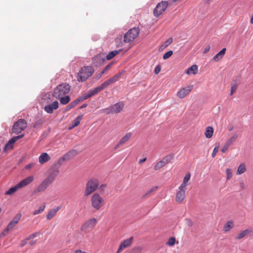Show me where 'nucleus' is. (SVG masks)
<instances>
[{
    "label": "nucleus",
    "mask_w": 253,
    "mask_h": 253,
    "mask_svg": "<svg viewBox=\"0 0 253 253\" xmlns=\"http://www.w3.org/2000/svg\"><path fill=\"white\" fill-rule=\"evenodd\" d=\"M190 178H191L190 173L187 172L185 174V175L183 178V182L180 186H182L184 188H187V186L188 185V182L190 180Z\"/></svg>",
    "instance_id": "nucleus-27"
},
{
    "label": "nucleus",
    "mask_w": 253,
    "mask_h": 253,
    "mask_svg": "<svg viewBox=\"0 0 253 253\" xmlns=\"http://www.w3.org/2000/svg\"><path fill=\"white\" fill-rule=\"evenodd\" d=\"M60 209L61 207L60 206H58L56 208L52 209L49 211L46 215V219L49 220L53 218L56 215L57 212L60 210Z\"/></svg>",
    "instance_id": "nucleus-21"
},
{
    "label": "nucleus",
    "mask_w": 253,
    "mask_h": 253,
    "mask_svg": "<svg viewBox=\"0 0 253 253\" xmlns=\"http://www.w3.org/2000/svg\"><path fill=\"white\" fill-rule=\"evenodd\" d=\"M59 103L57 101H54L52 103L46 105L44 108V111L48 113L52 114L54 110L58 109Z\"/></svg>",
    "instance_id": "nucleus-16"
},
{
    "label": "nucleus",
    "mask_w": 253,
    "mask_h": 253,
    "mask_svg": "<svg viewBox=\"0 0 253 253\" xmlns=\"http://www.w3.org/2000/svg\"><path fill=\"white\" fill-rule=\"evenodd\" d=\"M70 90V86L66 83L58 85L54 89L53 96L56 98H61L67 94Z\"/></svg>",
    "instance_id": "nucleus-3"
},
{
    "label": "nucleus",
    "mask_w": 253,
    "mask_h": 253,
    "mask_svg": "<svg viewBox=\"0 0 253 253\" xmlns=\"http://www.w3.org/2000/svg\"><path fill=\"white\" fill-rule=\"evenodd\" d=\"M105 61V56L103 53H99L94 56L92 58V62L95 66L103 64Z\"/></svg>",
    "instance_id": "nucleus-17"
},
{
    "label": "nucleus",
    "mask_w": 253,
    "mask_h": 253,
    "mask_svg": "<svg viewBox=\"0 0 253 253\" xmlns=\"http://www.w3.org/2000/svg\"><path fill=\"white\" fill-rule=\"evenodd\" d=\"M186 224L187 225V226H188L189 227H191L193 225V221L191 219H186Z\"/></svg>",
    "instance_id": "nucleus-53"
},
{
    "label": "nucleus",
    "mask_w": 253,
    "mask_h": 253,
    "mask_svg": "<svg viewBox=\"0 0 253 253\" xmlns=\"http://www.w3.org/2000/svg\"><path fill=\"white\" fill-rule=\"evenodd\" d=\"M198 70V67L197 65H193L189 68L186 71V74L188 75L193 74L196 75Z\"/></svg>",
    "instance_id": "nucleus-25"
},
{
    "label": "nucleus",
    "mask_w": 253,
    "mask_h": 253,
    "mask_svg": "<svg viewBox=\"0 0 253 253\" xmlns=\"http://www.w3.org/2000/svg\"><path fill=\"white\" fill-rule=\"evenodd\" d=\"M248 234L250 235V236L253 237V230L248 229Z\"/></svg>",
    "instance_id": "nucleus-59"
},
{
    "label": "nucleus",
    "mask_w": 253,
    "mask_h": 253,
    "mask_svg": "<svg viewBox=\"0 0 253 253\" xmlns=\"http://www.w3.org/2000/svg\"><path fill=\"white\" fill-rule=\"evenodd\" d=\"M114 64L113 62L110 63L108 65H107L105 68L103 69L102 71L104 72V73H106L107 72H108L110 69L112 67L113 65Z\"/></svg>",
    "instance_id": "nucleus-47"
},
{
    "label": "nucleus",
    "mask_w": 253,
    "mask_h": 253,
    "mask_svg": "<svg viewBox=\"0 0 253 253\" xmlns=\"http://www.w3.org/2000/svg\"><path fill=\"white\" fill-rule=\"evenodd\" d=\"M172 42V38H169L161 45L160 48H161L162 50H163L167 46H168L169 44H170Z\"/></svg>",
    "instance_id": "nucleus-40"
},
{
    "label": "nucleus",
    "mask_w": 253,
    "mask_h": 253,
    "mask_svg": "<svg viewBox=\"0 0 253 253\" xmlns=\"http://www.w3.org/2000/svg\"><path fill=\"white\" fill-rule=\"evenodd\" d=\"M193 85H187L182 87L177 92L176 95L179 98H183L187 96L193 89Z\"/></svg>",
    "instance_id": "nucleus-12"
},
{
    "label": "nucleus",
    "mask_w": 253,
    "mask_h": 253,
    "mask_svg": "<svg viewBox=\"0 0 253 253\" xmlns=\"http://www.w3.org/2000/svg\"><path fill=\"white\" fill-rule=\"evenodd\" d=\"M57 98L59 99L60 103L63 105L68 104L70 101V97L69 95H65V96H61V98Z\"/></svg>",
    "instance_id": "nucleus-35"
},
{
    "label": "nucleus",
    "mask_w": 253,
    "mask_h": 253,
    "mask_svg": "<svg viewBox=\"0 0 253 253\" xmlns=\"http://www.w3.org/2000/svg\"><path fill=\"white\" fill-rule=\"evenodd\" d=\"M187 188L179 186L176 192L175 200L177 203H181L185 198Z\"/></svg>",
    "instance_id": "nucleus-10"
},
{
    "label": "nucleus",
    "mask_w": 253,
    "mask_h": 253,
    "mask_svg": "<svg viewBox=\"0 0 253 253\" xmlns=\"http://www.w3.org/2000/svg\"><path fill=\"white\" fill-rule=\"evenodd\" d=\"M19 220V218H18L17 219H15L13 221H11L8 225H7L6 228L5 229V231H8L12 229H13L15 225L18 223Z\"/></svg>",
    "instance_id": "nucleus-31"
},
{
    "label": "nucleus",
    "mask_w": 253,
    "mask_h": 253,
    "mask_svg": "<svg viewBox=\"0 0 253 253\" xmlns=\"http://www.w3.org/2000/svg\"><path fill=\"white\" fill-rule=\"evenodd\" d=\"M90 97H91V96L88 93V92H87V93H84L83 95L78 98V99H79L80 102L81 101H83Z\"/></svg>",
    "instance_id": "nucleus-41"
},
{
    "label": "nucleus",
    "mask_w": 253,
    "mask_h": 253,
    "mask_svg": "<svg viewBox=\"0 0 253 253\" xmlns=\"http://www.w3.org/2000/svg\"><path fill=\"white\" fill-rule=\"evenodd\" d=\"M226 173L227 175V179L229 180L231 179L232 176V170L230 169H227L226 170Z\"/></svg>",
    "instance_id": "nucleus-45"
},
{
    "label": "nucleus",
    "mask_w": 253,
    "mask_h": 253,
    "mask_svg": "<svg viewBox=\"0 0 253 253\" xmlns=\"http://www.w3.org/2000/svg\"><path fill=\"white\" fill-rule=\"evenodd\" d=\"M175 243V238L174 237H170L169 238L167 244L170 246H173Z\"/></svg>",
    "instance_id": "nucleus-43"
},
{
    "label": "nucleus",
    "mask_w": 253,
    "mask_h": 253,
    "mask_svg": "<svg viewBox=\"0 0 253 253\" xmlns=\"http://www.w3.org/2000/svg\"><path fill=\"white\" fill-rule=\"evenodd\" d=\"M51 184L47 179H45L36 188L35 192H40L44 191L47 186Z\"/></svg>",
    "instance_id": "nucleus-19"
},
{
    "label": "nucleus",
    "mask_w": 253,
    "mask_h": 253,
    "mask_svg": "<svg viewBox=\"0 0 253 253\" xmlns=\"http://www.w3.org/2000/svg\"><path fill=\"white\" fill-rule=\"evenodd\" d=\"M106 82L107 83L108 85H109V84H111L114 83L111 78L110 79L106 81Z\"/></svg>",
    "instance_id": "nucleus-60"
},
{
    "label": "nucleus",
    "mask_w": 253,
    "mask_h": 253,
    "mask_svg": "<svg viewBox=\"0 0 253 253\" xmlns=\"http://www.w3.org/2000/svg\"><path fill=\"white\" fill-rule=\"evenodd\" d=\"M246 171V165L244 163H242L239 165L236 174L237 175H240L244 173Z\"/></svg>",
    "instance_id": "nucleus-34"
},
{
    "label": "nucleus",
    "mask_w": 253,
    "mask_h": 253,
    "mask_svg": "<svg viewBox=\"0 0 253 253\" xmlns=\"http://www.w3.org/2000/svg\"><path fill=\"white\" fill-rule=\"evenodd\" d=\"M173 159L172 155H169L164 157L162 160L156 163L154 166V169L156 170L164 167L166 165L169 163Z\"/></svg>",
    "instance_id": "nucleus-11"
},
{
    "label": "nucleus",
    "mask_w": 253,
    "mask_h": 253,
    "mask_svg": "<svg viewBox=\"0 0 253 253\" xmlns=\"http://www.w3.org/2000/svg\"><path fill=\"white\" fill-rule=\"evenodd\" d=\"M158 188L157 186H155L151 188L149 191H148L147 193V194H150L151 193L153 192V191H155Z\"/></svg>",
    "instance_id": "nucleus-55"
},
{
    "label": "nucleus",
    "mask_w": 253,
    "mask_h": 253,
    "mask_svg": "<svg viewBox=\"0 0 253 253\" xmlns=\"http://www.w3.org/2000/svg\"><path fill=\"white\" fill-rule=\"evenodd\" d=\"M237 88V85L236 84H234L231 86V91H230V95H232L236 90Z\"/></svg>",
    "instance_id": "nucleus-50"
},
{
    "label": "nucleus",
    "mask_w": 253,
    "mask_h": 253,
    "mask_svg": "<svg viewBox=\"0 0 253 253\" xmlns=\"http://www.w3.org/2000/svg\"><path fill=\"white\" fill-rule=\"evenodd\" d=\"M121 51H122V49H120L119 50H113V51H111L106 56V59L107 60H111L113 57H114L116 55L118 54Z\"/></svg>",
    "instance_id": "nucleus-32"
},
{
    "label": "nucleus",
    "mask_w": 253,
    "mask_h": 253,
    "mask_svg": "<svg viewBox=\"0 0 253 253\" xmlns=\"http://www.w3.org/2000/svg\"><path fill=\"white\" fill-rule=\"evenodd\" d=\"M213 132L214 130L212 127L211 126L207 127L205 132V136L208 138L212 137Z\"/></svg>",
    "instance_id": "nucleus-28"
},
{
    "label": "nucleus",
    "mask_w": 253,
    "mask_h": 253,
    "mask_svg": "<svg viewBox=\"0 0 253 253\" xmlns=\"http://www.w3.org/2000/svg\"><path fill=\"white\" fill-rule=\"evenodd\" d=\"M45 208V204H43V205L39 207L37 210H35L32 213L33 215H36L37 214H40L42 212Z\"/></svg>",
    "instance_id": "nucleus-37"
},
{
    "label": "nucleus",
    "mask_w": 253,
    "mask_h": 253,
    "mask_svg": "<svg viewBox=\"0 0 253 253\" xmlns=\"http://www.w3.org/2000/svg\"><path fill=\"white\" fill-rule=\"evenodd\" d=\"M77 151L76 150H72L65 154L63 158L64 160H69L77 155Z\"/></svg>",
    "instance_id": "nucleus-26"
},
{
    "label": "nucleus",
    "mask_w": 253,
    "mask_h": 253,
    "mask_svg": "<svg viewBox=\"0 0 253 253\" xmlns=\"http://www.w3.org/2000/svg\"><path fill=\"white\" fill-rule=\"evenodd\" d=\"M106 82L107 83L108 85H109V84H111L114 83L111 78L110 79L106 81Z\"/></svg>",
    "instance_id": "nucleus-61"
},
{
    "label": "nucleus",
    "mask_w": 253,
    "mask_h": 253,
    "mask_svg": "<svg viewBox=\"0 0 253 253\" xmlns=\"http://www.w3.org/2000/svg\"><path fill=\"white\" fill-rule=\"evenodd\" d=\"M211 48V46L210 45H207L205 48L204 49V50L203 51L204 53H207L209 51L210 49Z\"/></svg>",
    "instance_id": "nucleus-56"
},
{
    "label": "nucleus",
    "mask_w": 253,
    "mask_h": 253,
    "mask_svg": "<svg viewBox=\"0 0 253 253\" xmlns=\"http://www.w3.org/2000/svg\"><path fill=\"white\" fill-rule=\"evenodd\" d=\"M97 223V220L96 218H90L83 224L81 227V230L84 233H89L95 228Z\"/></svg>",
    "instance_id": "nucleus-6"
},
{
    "label": "nucleus",
    "mask_w": 253,
    "mask_h": 253,
    "mask_svg": "<svg viewBox=\"0 0 253 253\" xmlns=\"http://www.w3.org/2000/svg\"><path fill=\"white\" fill-rule=\"evenodd\" d=\"M133 241V237H131L128 239L124 240L120 244L116 253H120L125 249L130 247L132 244Z\"/></svg>",
    "instance_id": "nucleus-13"
},
{
    "label": "nucleus",
    "mask_w": 253,
    "mask_h": 253,
    "mask_svg": "<svg viewBox=\"0 0 253 253\" xmlns=\"http://www.w3.org/2000/svg\"><path fill=\"white\" fill-rule=\"evenodd\" d=\"M101 112L106 114H112L110 106L107 108L102 109Z\"/></svg>",
    "instance_id": "nucleus-48"
},
{
    "label": "nucleus",
    "mask_w": 253,
    "mask_h": 253,
    "mask_svg": "<svg viewBox=\"0 0 253 253\" xmlns=\"http://www.w3.org/2000/svg\"><path fill=\"white\" fill-rule=\"evenodd\" d=\"M34 164H30L26 166V169H30L32 168L34 166Z\"/></svg>",
    "instance_id": "nucleus-58"
},
{
    "label": "nucleus",
    "mask_w": 253,
    "mask_h": 253,
    "mask_svg": "<svg viewBox=\"0 0 253 253\" xmlns=\"http://www.w3.org/2000/svg\"><path fill=\"white\" fill-rule=\"evenodd\" d=\"M218 148H219V145L216 146L214 147V148L213 150V152L212 153V154H211V156L212 158H214L217 152L218 151Z\"/></svg>",
    "instance_id": "nucleus-49"
},
{
    "label": "nucleus",
    "mask_w": 253,
    "mask_h": 253,
    "mask_svg": "<svg viewBox=\"0 0 253 253\" xmlns=\"http://www.w3.org/2000/svg\"><path fill=\"white\" fill-rule=\"evenodd\" d=\"M24 134H21L16 136H14L10 139L8 142L5 145L4 150L6 151L7 150H11L13 148V144L18 139L23 137Z\"/></svg>",
    "instance_id": "nucleus-14"
},
{
    "label": "nucleus",
    "mask_w": 253,
    "mask_h": 253,
    "mask_svg": "<svg viewBox=\"0 0 253 253\" xmlns=\"http://www.w3.org/2000/svg\"><path fill=\"white\" fill-rule=\"evenodd\" d=\"M27 127V122L24 119H19L15 123L12 127V131L15 133H19Z\"/></svg>",
    "instance_id": "nucleus-7"
},
{
    "label": "nucleus",
    "mask_w": 253,
    "mask_h": 253,
    "mask_svg": "<svg viewBox=\"0 0 253 253\" xmlns=\"http://www.w3.org/2000/svg\"><path fill=\"white\" fill-rule=\"evenodd\" d=\"M39 234V233H38V232H35V233H33V234H31V236H32V238H35V237H36L37 236H38V235Z\"/></svg>",
    "instance_id": "nucleus-62"
},
{
    "label": "nucleus",
    "mask_w": 253,
    "mask_h": 253,
    "mask_svg": "<svg viewBox=\"0 0 253 253\" xmlns=\"http://www.w3.org/2000/svg\"><path fill=\"white\" fill-rule=\"evenodd\" d=\"M233 222L232 220L227 221L223 227L224 232H227L233 227Z\"/></svg>",
    "instance_id": "nucleus-30"
},
{
    "label": "nucleus",
    "mask_w": 253,
    "mask_h": 253,
    "mask_svg": "<svg viewBox=\"0 0 253 253\" xmlns=\"http://www.w3.org/2000/svg\"><path fill=\"white\" fill-rule=\"evenodd\" d=\"M83 119V116L80 115L78 116L73 122L72 124V126H70L69 128V129H71L74 127L77 126L80 123L81 121Z\"/></svg>",
    "instance_id": "nucleus-29"
},
{
    "label": "nucleus",
    "mask_w": 253,
    "mask_h": 253,
    "mask_svg": "<svg viewBox=\"0 0 253 253\" xmlns=\"http://www.w3.org/2000/svg\"><path fill=\"white\" fill-rule=\"evenodd\" d=\"M168 2L167 1H162L159 2L155 8L153 14L156 17H158L164 12L168 6Z\"/></svg>",
    "instance_id": "nucleus-9"
},
{
    "label": "nucleus",
    "mask_w": 253,
    "mask_h": 253,
    "mask_svg": "<svg viewBox=\"0 0 253 253\" xmlns=\"http://www.w3.org/2000/svg\"><path fill=\"white\" fill-rule=\"evenodd\" d=\"M104 73L103 71L101 72L97 76V79H99Z\"/></svg>",
    "instance_id": "nucleus-64"
},
{
    "label": "nucleus",
    "mask_w": 253,
    "mask_h": 253,
    "mask_svg": "<svg viewBox=\"0 0 253 253\" xmlns=\"http://www.w3.org/2000/svg\"><path fill=\"white\" fill-rule=\"evenodd\" d=\"M101 91L100 88L98 87H95L92 89L89 90L88 92L89 95L92 97V96L97 94Z\"/></svg>",
    "instance_id": "nucleus-39"
},
{
    "label": "nucleus",
    "mask_w": 253,
    "mask_h": 253,
    "mask_svg": "<svg viewBox=\"0 0 253 253\" xmlns=\"http://www.w3.org/2000/svg\"><path fill=\"white\" fill-rule=\"evenodd\" d=\"M133 250L136 253H139L142 250V248L139 246H136L134 248Z\"/></svg>",
    "instance_id": "nucleus-52"
},
{
    "label": "nucleus",
    "mask_w": 253,
    "mask_h": 253,
    "mask_svg": "<svg viewBox=\"0 0 253 253\" xmlns=\"http://www.w3.org/2000/svg\"><path fill=\"white\" fill-rule=\"evenodd\" d=\"M139 34V29L137 28H133L130 29L124 35V41L126 43H131L137 38Z\"/></svg>",
    "instance_id": "nucleus-5"
},
{
    "label": "nucleus",
    "mask_w": 253,
    "mask_h": 253,
    "mask_svg": "<svg viewBox=\"0 0 253 253\" xmlns=\"http://www.w3.org/2000/svg\"><path fill=\"white\" fill-rule=\"evenodd\" d=\"M146 161V158H143L142 159H140L139 161V164H142V163L145 162Z\"/></svg>",
    "instance_id": "nucleus-63"
},
{
    "label": "nucleus",
    "mask_w": 253,
    "mask_h": 253,
    "mask_svg": "<svg viewBox=\"0 0 253 253\" xmlns=\"http://www.w3.org/2000/svg\"><path fill=\"white\" fill-rule=\"evenodd\" d=\"M226 51V48H222L221 50H220L218 53H217L214 56V57H213V60L215 62H218L225 55Z\"/></svg>",
    "instance_id": "nucleus-24"
},
{
    "label": "nucleus",
    "mask_w": 253,
    "mask_h": 253,
    "mask_svg": "<svg viewBox=\"0 0 253 253\" xmlns=\"http://www.w3.org/2000/svg\"><path fill=\"white\" fill-rule=\"evenodd\" d=\"M248 234V229L240 231L235 237V239L240 240Z\"/></svg>",
    "instance_id": "nucleus-36"
},
{
    "label": "nucleus",
    "mask_w": 253,
    "mask_h": 253,
    "mask_svg": "<svg viewBox=\"0 0 253 253\" xmlns=\"http://www.w3.org/2000/svg\"><path fill=\"white\" fill-rule=\"evenodd\" d=\"M80 103V100L78 98L75 99L74 101H72L68 105H67L65 108V110L68 111L71 109L72 108H74L76 105H77Z\"/></svg>",
    "instance_id": "nucleus-33"
},
{
    "label": "nucleus",
    "mask_w": 253,
    "mask_h": 253,
    "mask_svg": "<svg viewBox=\"0 0 253 253\" xmlns=\"http://www.w3.org/2000/svg\"><path fill=\"white\" fill-rule=\"evenodd\" d=\"M161 71V67L160 66H157L154 70V73L156 74H158Z\"/></svg>",
    "instance_id": "nucleus-54"
},
{
    "label": "nucleus",
    "mask_w": 253,
    "mask_h": 253,
    "mask_svg": "<svg viewBox=\"0 0 253 253\" xmlns=\"http://www.w3.org/2000/svg\"><path fill=\"white\" fill-rule=\"evenodd\" d=\"M34 179V177L33 176H29L21 181L19 183H18V185H19V187L21 188L29 185L30 183L33 181Z\"/></svg>",
    "instance_id": "nucleus-20"
},
{
    "label": "nucleus",
    "mask_w": 253,
    "mask_h": 253,
    "mask_svg": "<svg viewBox=\"0 0 253 253\" xmlns=\"http://www.w3.org/2000/svg\"><path fill=\"white\" fill-rule=\"evenodd\" d=\"M124 106V104L123 102H118L112 106H111L110 108L112 114H117L120 112L122 110Z\"/></svg>",
    "instance_id": "nucleus-18"
},
{
    "label": "nucleus",
    "mask_w": 253,
    "mask_h": 253,
    "mask_svg": "<svg viewBox=\"0 0 253 253\" xmlns=\"http://www.w3.org/2000/svg\"><path fill=\"white\" fill-rule=\"evenodd\" d=\"M59 172V166L56 164L53 165L49 169V175L46 178L47 181L52 183Z\"/></svg>",
    "instance_id": "nucleus-8"
},
{
    "label": "nucleus",
    "mask_w": 253,
    "mask_h": 253,
    "mask_svg": "<svg viewBox=\"0 0 253 253\" xmlns=\"http://www.w3.org/2000/svg\"><path fill=\"white\" fill-rule=\"evenodd\" d=\"M108 84H107V83L106 82V81H105L103 83H102L99 86V87L100 88V90L101 91L103 89H105V88H106L107 86H108Z\"/></svg>",
    "instance_id": "nucleus-51"
},
{
    "label": "nucleus",
    "mask_w": 253,
    "mask_h": 253,
    "mask_svg": "<svg viewBox=\"0 0 253 253\" xmlns=\"http://www.w3.org/2000/svg\"><path fill=\"white\" fill-rule=\"evenodd\" d=\"M123 72H120L113 76L112 78H111V80H112L113 83H115L118 81V80L120 79L121 76L123 75Z\"/></svg>",
    "instance_id": "nucleus-42"
},
{
    "label": "nucleus",
    "mask_w": 253,
    "mask_h": 253,
    "mask_svg": "<svg viewBox=\"0 0 253 253\" xmlns=\"http://www.w3.org/2000/svg\"><path fill=\"white\" fill-rule=\"evenodd\" d=\"M43 121L42 119H40L35 122V124L33 125V127L35 128H37L40 127Z\"/></svg>",
    "instance_id": "nucleus-44"
},
{
    "label": "nucleus",
    "mask_w": 253,
    "mask_h": 253,
    "mask_svg": "<svg viewBox=\"0 0 253 253\" xmlns=\"http://www.w3.org/2000/svg\"><path fill=\"white\" fill-rule=\"evenodd\" d=\"M91 205L96 211L99 210L104 205L103 198L98 193L93 194L90 199Z\"/></svg>",
    "instance_id": "nucleus-4"
},
{
    "label": "nucleus",
    "mask_w": 253,
    "mask_h": 253,
    "mask_svg": "<svg viewBox=\"0 0 253 253\" xmlns=\"http://www.w3.org/2000/svg\"><path fill=\"white\" fill-rule=\"evenodd\" d=\"M131 136L132 133L131 132L127 133L119 141L117 145L115 146V149H117L118 147H119L120 145H122L124 143H126L127 141H128L129 139L131 138Z\"/></svg>",
    "instance_id": "nucleus-22"
},
{
    "label": "nucleus",
    "mask_w": 253,
    "mask_h": 253,
    "mask_svg": "<svg viewBox=\"0 0 253 253\" xmlns=\"http://www.w3.org/2000/svg\"><path fill=\"white\" fill-rule=\"evenodd\" d=\"M238 135L236 134H234L232 137H231L225 143L221 149L222 153H224L228 149L229 146L233 144L234 141L237 139Z\"/></svg>",
    "instance_id": "nucleus-15"
},
{
    "label": "nucleus",
    "mask_w": 253,
    "mask_h": 253,
    "mask_svg": "<svg viewBox=\"0 0 253 253\" xmlns=\"http://www.w3.org/2000/svg\"><path fill=\"white\" fill-rule=\"evenodd\" d=\"M94 71V69L91 66H87L83 67L78 74V81L79 82L85 81L93 74Z\"/></svg>",
    "instance_id": "nucleus-1"
},
{
    "label": "nucleus",
    "mask_w": 253,
    "mask_h": 253,
    "mask_svg": "<svg viewBox=\"0 0 253 253\" xmlns=\"http://www.w3.org/2000/svg\"><path fill=\"white\" fill-rule=\"evenodd\" d=\"M27 242H28V240H27L26 239H25V240L22 241V242H21V243L20 244V246L21 247L24 246L25 245H26L27 244Z\"/></svg>",
    "instance_id": "nucleus-57"
},
{
    "label": "nucleus",
    "mask_w": 253,
    "mask_h": 253,
    "mask_svg": "<svg viewBox=\"0 0 253 253\" xmlns=\"http://www.w3.org/2000/svg\"><path fill=\"white\" fill-rule=\"evenodd\" d=\"M19 185L18 184L15 186L11 187L8 191H7L5 194V195H11L15 193L18 189H20Z\"/></svg>",
    "instance_id": "nucleus-38"
},
{
    "label": "nucleus",
    "mask_w": 253,
    "mask_h": 253,
    "mask_svg": "<svg viewBox=\"0 0 253 253\" xmlns=\"http://www.w3.org/2000/svg\"><path fill=\"white\" fill-rule=\"evenodd\" d=\"M99 184L98 179L93 178L90 179L86 183L84 196L87 197L96 191Z\"/></svg>",
    "instance_id": "nucleus-2"
},
{
    "label": "nucleus",
    "mask_w": 253,
    "mask_h": 253,
    "mask_svg": "<svg viewBox=\"0 0 253 253\" xmlns=\"http://www.w3.org/2000/svg\"><path fill=\"white\" fill-rule=\"evenodd\" d=\"M50 159V157L47 153H42L39 157V163L43 164Z\"/></svg>",
    "instance_id": "nucleus-23"
},
{
    "label": "nucleus",
    "mask_w": 253,
    "mask_h": 253,
    "mask_svg": "<svg viewBox=\"0 0 253 253\" xmlns=\"http://www.w3.org/2000/svg\"><path fill=\"white\" fill-rule=\"evenodd\" d=\"M173 54V51L172 50H169L167 52H166L163 55V59H167L170 57Z\"/></svg>",
    "instance_id": "nucleus-46"
}]
</instances>
